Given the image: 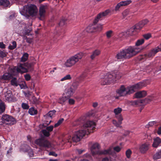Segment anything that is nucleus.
Wrapping results in <instances>:
<instances>
[{
    "label": "nucleus",
    "mask_w": 161,
    "mask_h": 161,
    "mask_svg": "<svg viewBox=\"0 0 161 161\" xmlns=\"http://www.w3.org/2000/svg\"><path fill=\"white\" fill-rule=\"evenodd\" d=\"M144 42L143 39H141L137 41L135 46H130L127 48L120 51L117 54L116 58L117 59L129 58L135 55L143 49L142 47L138 46L142 45Z\"/></svg>",
    "instance_id": "1"
},
{
    "label": "nucleus",
    "mask_w": 161,
    "mask_h": 161,
    "mask_svg": "<svg viewBox=\"0 0 161 161\" xmlns=\"http://www.w3.org/2000/svg\"><path fill=\"white\" fill-rule=\"evenodd\" d=\"M96 126L95 123L91 121H88L83 124V128L75 132L72 137L73 141L77 142L85 136L91 132V130H93Z\"/></svg>",
    "instance_id": "2"
},
{
    "label": "nucleus",
    "mask_w": 161,
    "mask_h": 161,
    "mask_svg": "<svg viewBox=\"0 0 161 161\" xmlns=\"http://www.w3.org/2000/svg\"><path fill=\"white\" fill-rule=\"evenodd\" d=\"M122 74L117 71H114L107 73L106 75L101 74L99 77V81L102 85H105L113 82L120 79Z\"/></svg>",
    "instance_id": "3"
},
{
    "label": "nucleus",
    "mask_w": 161,
    "mask_h": 161,
    "mask_svg": "<svg viewBox=\"0 0 161 161\" xmlns=\"http://www.w3.org/2000/svg\"><path fill=\"white\" fill-rule=\"evenodd\" d=\"M19 11L21 15L28 19L29 17L28 14L32 17L36 16L37 14L38 9L36 5L29 4L24 6L20 9Z\"/></svg>",
    "instance_id": "4"
},
{
    "label": "nucleus",
    "mask_w": 161,
    "mask_h": 161,
    "mask_svg": "<svg viewBox=\"0 0 161 161\" xmlns=\"http://www.w3.org/2000/svg\"><path fill=\"white\" fill-rule=\"evenodd\" d=\"M84 55L83 53L80 52L71 56L65 62L64 64V67L69 68L74 66L82 58Z\"/></svg>",
    "instance_id": "5"
},
{
    "label": "nucleus",
    "mask_w": 161,
    "mask_h": 161,
    "mask_svg": "<svg viewBox=\"0 0 161 161\" xmlns=\"http://www.w3.org/2000/svg\"><path fill=\"white\" fill-rule=\"evenodd\" d=\"M84 55L83 53L80 52L71 56L65 62L64 64V67L69 68L74 66L82 58Z\"/></svg>",
    "instance_id": "6"
},
{
    "label": "nucleus",
    "mask_w": 161,
    "mask_h": 161,
    "mask_svg": "<svg viewBox=\"0 0 161 161\" xmlns=\"http://www.w3.org/2000/svg\"><path fill=\"white\" fill-rule=\"evenodd\" d=\"M100 147L97 143L93 144L91 148V152L93 155L98 154H112V147H109L107 150H105L101 151H99Z\"/></svg>",
    "instance_id": "7"
},
{
    "label": "nucleus",
    "mask_w": 161,
    "mask_h": 161,
    "mask_svg": "<svg viewBox=\"0 0 161 161\" xmlns=\"http://www.w3.org/2000/svg\"><path fill=\"white\" fill-rule=\"evenodd\" d=\"M148 20L147 19H145L140 21L139 23L136 25L131 28L129 30V34L132 35L133 32L136 29H141L143 28L146 25L148 22Z\"/></svg>",
    "instance_id": "8"
},
{
    "label": "nucleus",
    "mask_w": 161,
    "mask_h": 161,
    "mask_svg": "<svg viewBox=\"0 0 161 161\" xmlns=\"http://www.w3.org/2000/svg\"><path fill=\"white\" fill-rule=\"evenodd\" d=\"M117 93L120 96H124L127 94L133 93V91L130 87H125L124 86H121L120 88L116 91Z\"/></svg>",
    "instance_id": "9"
},
{
    "label": "nucleus",
    "mask_w": 161,
    "mask_h": 161,
    "mask_svg": "<svg viewBox=\"0 0 161 161\" xmlns=\"http://www.w3.org/2000/svg\"><path fill=\"white\" fill-rule=\"evenodd\" d=\"M2 121L6 124L14 125L15 123L14 119L11 116L7 114L3 115L2 117Z\"/></svg>",
    "instance_id": "10"
},
{
    "label": "nucleus",
    "mask_w": 161,
    "mask_h": 161,
    "mask_svg": "<svg viewBox=\"0 0 161 161\" xmlns=\"http://www.w3.org/2000/svg\"><path fill=\"white\" fill-rule=\"evenodd\" d=\"M48 7L47 5L46 4L41 5L40 6L39 9V19L42 20L44 19Z\"/></svg>",
    "instance_id": "11"
},
{
    "label": "nucleus",
    "mask_w": 161,
    "mask_h": 161,
    "mask_svg": "<svg viewBox=\"0 0 161 161\" xmlns=\"http://www.w3.org/2000/svg\"><path fill=\"white\" fill-rule=\"evenodd\" d=\"M35 143L40 147H49L51 146L50 142L48 141L40 138L36 140Z\"/></svg>",
    "instance_id": "12"
},
{
    "label": "nucleus",
    "mask_w": 161,
    "mask_h": 161,
    "mask_svg": "<svg viewBox=\"0 0 161 161\" xmlns=\"http://www.w3.org/2000/svg\"><path fill=\"white\" fill-rule=\"evenodd\" d=\"M110 12L109 10L108 9L99 14L94 19L93 23L94 24L97 23L98 21L106 15H107Z\"/></svg>",
    "instance_id": "13"
},
{
    "label": "nucleus",
    "mask_w": 161,
    "mask_h": 161,
    "mask_svg": "<svg viewBox=\"0 0 161 161\" xmlns=\"http://www.w3.org/2000/svg\"><path fill=\"white\" fill-rule=\"evenodd\" d=\"M5 100L8 102H14L15 99L11 91L10 90H7L4 93Z\"/></svg>",
    "instance_id": "14"
},
{
    "label": "nucleus",
    "mask_w": 161,
    "mask_h": 161,
    "mask_svg": "<svg viewBox=\"0 0 161 161\" xmlns=\"http://www.w3.org/2000/svg\"><path fill=\"white\" fill-rule=\"evenodd\" d=\"M131 3L130 0L122 1L118 3L115 6V10L117 11L121 7L127 5Z\"/></svg>",
    "instance_id": "15"
},
{
    "label": "nucleus",
    "mask_w": 161,
    "mask_h": 161,
    "mask_svg": "<svg viewBox=\"0 0 161 161\" xmlns=\"http://www.w3.org/2000/svg\"><path fill=\"white\" fill-rule=\"evenodd\" d=\"M29 147L26 145H24L21 146L20 150L24 152H28V154L30 157H32L33 156V153L31 149H28Z\"/></svg>",
    "instance_id": "16"
},
{
    "label": "nucleus",
    "mask_w": 161,
    "mask_h": 161,
    "mask_svg": "<svg viewBox=\"0 0 161 161\" xmlns=\"http://www.w3.org/2000/svg\"><path fill=\"white\" fill-rule=\"evenodd\" d=\"M145 86V84L144 82H140L130 87L134 92L136 90L141 89Z\"/></svg>",
    "instance_id": "17"
},
{
    "label": "nucleus",
    "mask_w": 161,
    "mask_h": 161,
    "mask_svg": "<svg viewBox=\"0 0 161 161\" xmlns=\"http://www.w3.org/2000/svg\"><path fill=\"white\" fill-rule=\"evenodd\" d=\"M150 145L148 142H146L141 145L139 148L141 153H145L148 150Z\"/></svg>",
    "instance_id": "18"
},
{
    "label": "nucleus",
    "mask_w": 161,
    "mask_h": 161,
    "mask_svg": "<svg viewBox=\"0 0 161 161\" xmlns=\"http://www.w3.org/2000/svg\"><path fill=\"white\" fill-rule=\"evenodd\" d=\"M24 64H19L17 66V68L15 67L13 68V69L15 70L16 69L18 72L21 73H24L27 72V69L24 67Z\"/></svg>",
    "instance_id": "19"
},
{
    "label": "nucleus",
    "mask_w": 161,
    "mask_h": 161,
    "mask_svg": "<svg viewBox=\"0 0 161 161\" xmlns=\"http://www.w3.org/2000/svg\"><path fill=\"white\" fill-rule=\"evenodd\" d=\"M159 49L158 47H156L150 51H149L148 53L145 54V56L148 58H150L154 56L155 54L158 52H159Z\"/></svg>",
    "instance_id": "20"
},
{
    "label": "nucleus",
    "mask_w": 161,
    "mask_h": 161,
    "mask_svg": "<svg viewBox=\"0 0 161 161\" xmlns=\"http://www.w3.org/2000/svg\"><path fill=\"white\" fill-rule=\"evenodd\" d=\"M122 111V108L119 107L115 108L114 109V112L115 114V117L117 119H119L120 120L122 119L123 118L120 114Z\"/></svg>",
    "instance_id": "21"
},
{
    "label": "nucleus",
    "mask_w": 161,
    "mask_h": 161,
    "mask_svg": "<svg viewBox=\"0 0 161 161\" xmlns=\"http://www.w3.org/2000/svg\"><path fill=\"white\" fill-rule=\"evenodd\" d=\"M161 143V139L157 137L154 139L152 146L153 147L157 148Z\"/></svg>",
    "instance_id": "22"
},
{
    "label": "nucleus",
    "mask_w": 161,
    "mask_h": 161,
    "mask_svg": "<svg viewBox=\"0 0 161 161\" xmlns=\"http://www.w3.org/2000/svg\"><path fill=\"white\" fill-rule=\"evenodd\" d=\"M147 95V92L145 91H140L136 92L135 94V96L136 98H140L145 97Z\"/></svg>",
    "instance_id": "23"
},
{
    "label": "nucleus",
    "mask_w": 161,
    "mask_h": 161,
    "mask_svg": "<svg viewBox=\"0 0 161 161\" xmlns=\"http://www.w3.org/2000/svg\"><path fill=\"white\" fill-rule=\"evenodd\" d=\"M75 92L73 90L69 87L66 90L65 94L67 97H70L73 95Z\"/></svg>",
    "instance_id": "24"
},
{
    "label": "nucleus",
    "mask_w": 161,
    "mask_h": 161,
    "mask_svg": "<svg viewBox=\"0 0 161 161\" xmlns=\"http://www.w3.org/2000/svg\"><path fill=\"white\" fill-rule=\"evenodd\" d=\"M14 75V73L11 74L8 73H4L2 76V79L4 80H10L12 77L13 75Z\"/></svg>",
    "instance_id": "25"
},
{
    "label": "nucleus",
    "mask_w": 161,
    "mask_h": 161,
    "mask_svg": "<svg viewBox=\"0 0 161 161\" xmlns=\"http://www.w3.org/2000/svg\"><path fill=\"white\" fill-rule=\"evenodd\" d=\"M143 101L142 100H135L131 102V104L133 106H138L141 105Z\"/></svg>",
    "instance_id": "26"
},
{
    "label": "nucleus",
    "mask_w": 161,
    "mask_h": 161,
    "mask_svg": "<svg viewBox=\"0 0 161 161\" xmlns=\"http://www.w3.org/2000/svg\"><path fill=\"white\" fill-rule=\"evenodd\" d=\"M55 112L56 111L55 110L50 111L48 113L45 115L44 117L46 118H52L54 116Z\"/></svg>",
    "instance_id": "27"
},
{
    "label": "nucleus",
    "mask_w": 161,
    "mask_h": 161,
    "mask_svg": "<svg viewBox=\"0 0 161 161\" xmlns=\"http://www.w3.org/2000/svg\"><path fill=\"white\" fill-rule=\"evenodd\" d=\"M154 99L153 97L152 96H151L148 97L146 98H145V99L143 100H142L143 102L142 103H143L144 104H146L147 103H150L151 101L153 100Z\"/></svg>",
    "instance_id": "28"
},
{
    "label": "nucleus",
    "mask_w": 161,
    "mask_h": 161,
    "mask_svg": "<svg viewBox=\"0 0 161 161\" xmlns=\"http://www.w3.org/2000/svg\"><path fill=\"white\" fill-rule=\"evenodd\" d=\"M118 121L117 122L116 120H113V123L117 127H120L122 124V121L123 120V118L122 120H120L119 119H117Z\"/></svg>",
    "instance_id": "29"
},
{
    "label": "nucleus",
    "mask_w": 161,
    "mask_h": 161,
    "mask_svg": "<svg viewBox=\"0 0 161 161\" xmlns=\"http://www.w3.org/2000/svg\"><path fill=\"white\" fill-rule=\"evenodd\" d=\"M79 85V83L78 81H74L72 83L70 87L75 92L77 89Z\"/></svg>",
    "instance_id": "30"
},
{
    "label": "nucleus",
    "mask_w": 161,
    "mask_h": 161,
    "mask_svg": "<svg viewBox=\"0 0 161 161\" xmlns=\"http://www.w3.org/2000/svg\"><path fill=\"white\" fill-rule=\"evenodd\" d=\"M9 2L8 0H0V5L7 7L9 6Z\"/></svg>",
    "instance_id": "31"
},
{
    "label": "nucleus",
    "mask_w": 161,
    "mask_h": 161,
    "mask_svg": "<svg viewBox=\"0 0 161 161\" xmlns=\"http://www.w3.org/2000/svg\"><path fill=\"white\" fill-rule=\"evenodd\" d=\"M100 53V51L98 50H96L94 51L92 55L91 56V58L92 59H94L95 57L98 56Z\"/></svg>",
    "instance_id": "32"
},
{
    "label": "nucleus",
    "mask_w": 161,
    "mask_h": 161,
    "mask_svg": "<svg viewBox=\"0 0 161 161\" xmlns=\"http://www.w3.org/2000/svg\"><path fill=\"white\" fill-rule=\"evenodd\" d=\"M153 158L155 160L161 158V149L155 153L153 156Z\"/></svg>",
    "instance_id": "33"
},
{
    "label": "nucleus",
    "mask_w": 161,
    "mask_h": 161,
    "mask_svg": "<svg viewBox=\"0 0 161 161\" xmlns=\"http://www.w3.org/2000/svg\"><path fill=\"white\" fill-rule=\"evenodd\" d=\"M5 106L4 103L0 99V114H2L5 110Z\"/></svg>",
    "instance_id": "34"
},
{
    "label": "nucleus",
    "mask_w": 161,
    "mask_h": 161,
    "mask_svg": "<svg viewBox=\"0 0 161 161\" xmlns=\"http://www.w3.org/2000/svg\"><path fill=\"white\" fill-rule=\"evenodd\" d=\"M29 55L27 53H24L21 58V61L25 62L27 61Z\"/></svg>",
    "instance_id": "35"
},
{
    "label": "nucleus",
    "mask_w": 161,
    "mask_h": 161,
    "mask_svg": "<svg viewBox=\"0 0 161 161\" xmlns=\"http://www.w3.org/2000/svg\"><path fill=\"white\" fill-rule=\"evenodd\" d=\"M29 113L31 115H34L37 113V111L34 108H31L29 110Z\"/></svg>",
    "instance_id": "36"
},
{
    "label": "nucleus",
    "mask_w": 161,
    "mask_h": 161,
    "mask_svg": "<svg viewBox=\"0 0 161 161\" xmlns=\"http://www.w3.org/2000/svg\"><path fill=\"white\" fill-rule=\"evenodd\" d=\"M130 14L131 13H130V11L129 9L125 10L124 11V12L122 13V14L124 18H125L126 16H128V17H130Z\"/></svg>",
    "instance_id": "37"
},
{
    "label": "nucleus",
    "mask_w": 161,
    "mask_h": 161,
    "mask_svg": "<svg viewBox=\"0 0 161 161\" xmlns=\"http://www.w3.org/2000/svg\"><path fill=\"white\" fill-rule=\"evenodd\" d=\"M86 31L88 32H92L95 31V27L93 25L88 26L86 28Z\"/></svg>",
    "instance_id": "38"
},
{
    "label": "nucleus",
    "mask_w": 161,
    "mask_h": 161,
    "mask_svg": "<svg viewBox=\"0 0 161 161\" xmlns=\"http://www.w3.org/2000/svg\"><path fill=\"white\" fill-rule=\"evenodd\" d=\"M71 79V75H67L64 77L63 78H62L60 79V81H64L65 80H70Z\"/></svg>",
    "instance_id": "39"
},
{
    "label": "nucleus",
    "mask_w": 161,
    "mask_h": 161,
    "mask_svg": "<svg viewBox=\"0 0 161 161\" xmlns=\"http://www.w3.org/2000/svg\"><path fill=\"white\" fill-rule=\"evenodd\" d=\"M11 84L12 85L15 86H18V83L17 79L15 78H13L11 80Z\"/></svg>",
    "instance_id": "40"
},
{
    "label": "nucleus",
    "mask_w": 161,
    "mask_h": 161,
    "mask_svg": "<svg viewBox=\"0 0 161 161\" xmlns=\"http://www.w3.org/2000/svg\"><path fill=\"white\" fill-rule=\"evenodd\" d=\"M41 132L45 136L48 137L50 135V132L46 129L42 130Z\"/></svg>",
    "instance_id": "41"
},
{
    "label": "nucleus",
    "mask_w": 161,
    "mask_h": 161,
    "mask_svg": "<svg viewBox=\"0 0 161 161\" xmlns=\"http://www.w3.org/2000/svg\"><path fill=\"white\" fill-rule=\"evenodd\" d=\"M12 45H9L8 47V48L10 50H13L16 47L17 44L15 41H14L12 42Z\"/></svg>",
    "instance_id": "42"
},
{
    "label": "nucleus",
    "mask_w": 161,
    "mask_h": 161,
    "mask_svg": "<svg viewBox=\"0 0 161 161\" xmlns=\"http://www.w3.org/2000/svg\"><path fill=\"white\" fill-rule=\"evenodd\" d=\"M64 119H61L58 120V122L56 123L54 126L55 127H56L59 125L63 121Z\"/></svg>",
    "instance_id": "43"
},
{
    "label": "nucleus",
    "mask_w": 161,
    "mask_h": 161,
    "mask_svg": "<svg viewBox=\"0 0 161 161\" xmlns=\"http://www.w3.org/2000/svg\"><path fill=\"white\" fill-rule=\"evenodd\" d=\"M113 34V31H109L106 32V35L108 38H109L112 36Z\"/></svg>",
    "instance_id": "44"
},
{
    "label": "nucleus",
    "mask_w": 161,
    "mask_h": 161,
    "mask_svg": "<svg viewBox=\"0 0 161 161\" xmlns=\"http://www.w3.org/2000/svg\"><path fill=\"white\" fill-rule=\"evenodd\" d=\"M132 153V152L130 149H128L126 152V155L128 158H130V155Z\"/></svg>",
    "instance_id": "45"
},
{
    "label": "nucleus",
    "mask_w": 161,
    "mask_h": 161,
    "mask_svg": "<svg viewBox=\"0 0 161 161\" xmlns=\"http://www.w3.org/2000/svg\"><path fill=\"white\" fill-rule=\"evenodd\" d=\"M21 106L22 108L24 109H28L29 107L28 105L26 103H22Z\"/></svg>",
    "instance_id": "46"
},
{
    "label": "nucleus",
    "mask_w": 161,
    "mask_h": 161,
    "mask_svg": "<svg viewBox=\"0 0 161 161\" xmlns=\"http://www.w3.org/2000/svg\"><path fill=\"white\" fill-rule=\"evenodd\" d=\"M143 36L146 39L148 40L151 37V35L150 33H147L143 35Z\"/></svg>",
    "instance_id": "47"
},
{
    "label": "nucleus",
    "mask_w": 161,
    "mask_h": 161,
    "mask_svg": "<svg viewBox=\"0 0 161 161\" xmlns=\"http://www.w3.org/2000/svg\"><path fill=\"white\" fill-rule=\"evenodd\" d=\"M54 126L53 125H50L46 128V129L49 131V132L53 130Z\"/></svg>",
    "instance_id": "48"
},
{
    "label": "nucleus",
    "mask_w": 161,
    "mask_h": 161,
    "mask_svg": "<svg viewBox=\"0 0 161 161\" xmlns=\"http://www.w3.org/2000/svg\"><path fill=\"white\" fill-rule=\"evenodd\" d=\"M121 148L119 146H116L114 147V151L117 152H119L121 150Z\"/></svg>",
    "instance_id": "49"
},
{
    "label": "nucleus",
    "mask_w": 161,
    "mask_h": 161,
    "mask_svg": "<svg viewBox=\"0 0 161 161\" xmlns=\"http://www.w3.org/2000/svg\"><path fill=\"white\" fill-rule=\"evenodd\" d=\"M65 24V20L64 19H62L60 21L59 25L60 26H63Z\"/></svg>",
    "instance_id": "50"
},
{
    "label": "nucleus",
    "mask_w": 161,
    "mask_h": 161,
    "mask_svg": "<svg viewBox=\"0 0 161 161\" xmlns=\"http://www.w3.org/2000/svg\"><path fill=\"white\" fill-rule=\"evenodd\" d=\"M81 123V122H80V119H78V120L75 121L73 123V126H76V125H80V123Z\"/></svg>",
    "instance_id": "51"
},
{
    "label": "nucleus",
    "mask_w": 161,
    "mask_h": 161,
    "mask_svg": "<svg viewBox=\"0 0 161 161\" xmlns=\"http://www.w3.org/2000/svg\"><path fill=\"white\" fill-rule=\"evenodd\" d=\"M25 79L27 81L30 80L31 79V76L29 75L26 74L24 75Z\"/></svg>",
    "instance_id": "52"
},
{
    "label": "nucleus",
    "mask_w": 161,
    "mask_h": 161,
    "mask_svg": "<svg viewBox=\"0 0 161 161\" xmlns=\"http://www.w3.org/2000/svg\"><path fill=\"white\" fill-rule=\"evenodd\" d=\"M156 122L155 121H151L148 123V125H149L150 126H153L154 125L156 124Z\"/></svg>",
    "instance_id": "53"
},
{
    "label": "nucleus",
    "mask_w": 161,
    "mask_h": 161,
    "mask_svg": "<svg viewBox=\"0 0 161 161\" xmlns=\"http://www.w3.org/2000/svg\"><path fill=\"white\" fill-rule=\"evenodd\" d=\"M75 101L74 99L71 98H69V103L71 105L74 104L75 103Z\"/></svg>",
    "instance_id": "54"
},
{
    "label": "nucleus",
    "mask_w": 161,
    "mask_h": 161,
    "mask_svg": "<svg viewBox=\"0 0 161 161\" xmlns=\"http://www.w3.org/2000/svg\"><path fill=\"white\" fill-rule=\"evenodd\" d=\"M25 39L26 42L29 43H31L32 42V39L31 38L26 37Z\"/></svg>",
    "instance_id": "55"
},
{
    "label": "nucleus",
    "mask_w": 161,
    "mask_h": 161,
    "mask_svg": "<svg viewBox=\"0 0 161 161\" xmlns=\"http://www.w3.org/2000/svg\"><path fill=\"white\" fill-rule=\"evenodd\" d=\"M24 66L27 67L28 68H30L32 66V64L28 63H26L24 64Z\"/></svg>",
    "instance_id": "56"
},
{
    "label": "nucleus",
    "mask_w": 161,
    "mask_h": 161,
    "mask_svg": "<svg viewBox=\"0 0 161 161\" xmlns=\"http://www.w3.org/2000/svg\"><path fill=\"white\" fill-rule=\"evenodd\" d=\"M49 155H52V156H54L55 157H57L58 155L55 152H50L49 153Z\"/></svg>",
    "instance_id": "57"
},
{
    "label": "nucleus",
    "mask_w": 161,
    "mask_h": 161,
    "mask_svg": "<svg viewBox=\"0 0 161 161\" xmlns=\"http://www.w3.org/2000/svg\"><path fill=\"white\" fill-rule=\"evenodd\" d=\"M64 99L63 97L59 99L58 102L61 104H62L64 103Z\"/></svg>",
    "instance_id": "58"
},
{
    "label": "nucleus",
    "mask_w": 161,
    "mask_h": 161,
    "mask_svg": "<svg viewBox=\"0 0 161 161\" xmlns=\"http://www.w3.org/2000/svg\"><path fill=\"white\" fill-rule=\"evenodd\" d=\"M125 34V32H121L119 33L118 35L119 37V38H122L123 37Z\"/></svg>",
    "instance_id": "59"
},
{
    "label": "nucleus",
    "mask_w": 161,
    "mask_h": 161,
    "mask_svg": "<svg viewBox=\"0 0 161 161\" xmlns=\"http://www.w3.org/2000/svg\"><path fill=\"white\" fill-rule=\"evenodd\" d=\"M5 47V45L3 42H0V48H4Z\"/></svg>",
    "instance_id": "60"
},
{
    "label": "nucleus",
    "mask_w": 161,
    "mask_h": 161,
    "mask_svg": "<svg viewBox=\"0 0 161 161\" xmlns=\"http://www.w3.org/2000/svg\"><path fill=\"white\" fill-rule=\"evenodd\" d=\"M85 150H81V149H77V151L79 154H81L83 153V152Z\"/></svg>",
    "instance_id": "61"
},
{
    "label": "nucleus",
    "mask_w": 161,
    "mask_h": 161,
    "mask_svg": "<svg viewBox=\"0 0 161 161\" xmlns=\"http://www.w3.org/2000/svg\"><path fill=\"white\" fill-rule=\"evenodd\" d=\"M157 133L159 135L161 134V127H159L158 128L157 131Z\"/></svg>",
    "instance_id": "62"
},
{
    "label": "nucleus",
    "mask_w": 161,
    "mask_h": 161,
    "mask_svg": "<svg viewBox=\"0 0 161 161\" xmlns=\"http://www.w3.org/2000/svg\"><path fill=\"white\" fill-rule=\"evenodd\" d=\"M102 161H109V159L108 158H104L103 159Z\"/></svg>",
    "instance_id": "63"
},
{
    "label": "nucleus",
    "mask_w": 161,
    "mask_h": 161,
    "mask_svg": "<svg viewBox=\"0 0 161 161\" xmlns=\"http://www.w3.org/2000/svg\"><path fill=\"white\" fill-rule=\"evenodd\" d=\"M157 47H158L159 49V51H161V44L159 45V46H158Z\"/></svg>",
    "instance_id": "64"
}]
</instances>
